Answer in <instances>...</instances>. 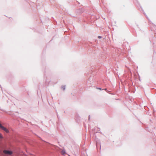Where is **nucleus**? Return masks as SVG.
I'll list each match as a JSON object with an SVG mask.
<instances>
[{"instance_id": "423d86ee", "label": "nucleus", "mask_w": 156, "mask_h": 156, "mask_svg": "<svg viewBox=\"0 0 156 156\" xmlns=\"http://www.w3.org/2000/svg\"><path fill=\"white\" fill-rule=\"evenodd\" d=\"M98 37L99 38H101V37L100 36H99Z\"/></svg>"}, {"instance_id": "f257e3e1", "label": "nucleus", "mask_w": 156, "mask_h": 156, "mask_svg": "<svg viewBox=\"0 0 156 156\" xmlns=\"http://www.w3.org/2000/svg\"><path fill=\"white\" fill-rule=\"evenodd\" d=\"M3 152L5 154L9 155H11L12 154V151L6 150H4Z\"/></svg>"}, {"instance_id": "f03ea898", "label": "nucleus", "mask_w": 156, "mask_h": 156, "mask_svg": "<svg viewBox=\"0 0 156 156\" xmlns=\"http://www.w3.org/2000/svg\"><path fill=\"white\" fill-rule=\"evenodd\" d=\"M61 154L63 155L65 154L66 152L64 150L62 151H61Z\"/></svg>"}, {"instance_id": "39448f33", "label": "nucleus", "mask_w": 156, "mask_h": 156, "mask_svg": "<svg viewBox=\"0 0 156 156\" xmlns=\"http://www.w3.org/2000/svg\"><path fill=\"white\" fill-rule=\"evenodd\" d=\"M97 89H99L100 90H101V88H97Z\"/></svg>"}, {"instance_id": "20e7f679", "label": "nucleus", "mask_w": 156, "mask_h": 156, "mask_svg": "<svg viewBox=\"0 0 156 156\" xmlns=\"http://www.w3.org/2000/svg\"><path fill=\"white\" fill-rule=\"evenodd\" d=\"M62 88L63 90H65V86H63L62 87Z\"/></svg>"}, {"instance_id": "7ed1b4c3", "label": "nucleus", "mask_w": 156, "mask_h": 156, "mask_svg": "<svg viewBox=\"0 0 156 156\" xmlns=\"http://www.w3.org/2000/svg\"><path fill=\"white\" fill-rule=\"evenodd\" d=\"M3 138V137L2 135V134L0 133V139H2Z\"/></svg>"}]
</instances>
